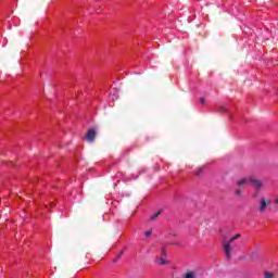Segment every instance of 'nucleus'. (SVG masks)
I'll list each match as a JSON object with an SVG mask.
<instances>
[{"instance_id": "nucleus-3", "label": "nucleus", "mask_w": 278, "mask_h": 278, "mask_svg": "<svg viewBox=\"0 0 278 278\" xmlns=\"http://www.w3.org/2000/svg\"><path fill=\"white\" fill-rule=\"evenodd\" d=\"M250 184L252 185L254 190H256V192H260V190H262V188H264V180H262V179L250 177Z\"/></svg>"}, {"instance_id": "nucleus-1", "label": "nucleus", "mask_w": 278, "mask_h": 278, "mask_svg": "<svg viewBox=\"0 0 278 278\" xmlns=\"http://www.w3.org/2000/svg\"><path fill=\"white\" fill-rule=\"evenodd\" d=\"M239 238H242V235L237 233V235L232 236L229 241H227V240L223 241L224 253H225L227 260H229L231 257V252L233 251V248L231 247V242L239 240Z\"/></svg>"}, {"instance_id": "nucleus-9", "label": "nucleus", "mask_w": 278, "mask_h": 278, "mask_svg": "<svg viewBox=\"0 0 278 278\" xmlns=\"http://www.w3.org/2000/svg\"><path fill=\"white\" fill-rule=\"evenodd\" d=\"M161 266H164L165 264H168V261L164 260V257H161L160 263Z\"/></svg>"}, {"instance_id": "nucleus-12", "label": "nucleus", "mask_w": 278, "mask_h": 278, "mask_svg": "<svg viewBox=\"0 0 278 278\" xmlns=\"http://www.w3.org/2000/svg\"><path fill=\"white\" fill-rule=\"evenodd\" d=\"M151 233H152L151 231H147L146 232V238H149V236H151Z\"/></svg>"}, {"instance_id": "nucleus-7", "label": "nucleus", "mask_w": 278, "mask_h": 278, "mask_svg": "<svg viewBox=\"0 0 278 278\" xmlns=\"http://www.w3.org/2000/svg\"><path fill=\"white\" fill-rule=\"evenodd\" d=\"M264 277H265V278H275V274H274V273H270V271H265V273H264Z\"/></svg>"}, {"instance_id": "nucleus-10", "label": "nucleus", "mask_w": 278, "mask_h": 278, "mask_svg": "<svg viewBox=\"0 0 278 278\" xmlns=\"http://www.w3.org/2000/svg\"><path fill=\"white\" fill-rule=\"evenodd\" d=\"M201 173H203V167H199L198 173L195 175L199 177V175H201Z\"/></svg>"}, {"instance_id": "nucleus-11", "label": "nucleus", "mask_w": 278, "mask_h": 278, "mask_svg": "<svg viewBox=\"0 0 278 278\" xmlns=\"http://www.w3.org/2000/svg\"><path fill=\"white\" fill-rule=\"evenodd\" d=\"M162 257H166V250L164 248H162Z\"/></svg>"}, {"instance_id": "nucleus-13", "label": "nucleus", "mask_w": 278, "mask_h": 278, "mask_svg": "<svg viewBox=\"0 0 278 278\" xmlns=\"http://www.w3.org/2000/svg\"><path fill=\"white\" fill-rule=\"evenodd\" d=\"M200 103H205V99L204 98H200Z\"/></svg>"}, {"instance_id": "nucleus-2", "label": "nucleus", "mask_w": 278, "mask_h": 278, "mask_svg": "<svg viewBox=\"0 0 278 278\" xmlns=\"http://www.w3.org/2000/svg\"><path fill=\"white\" fill-rule=\"evenodd\" d=\"M273 205V200L266 198V197H261L258 200V212L260 214H266V208L270 207Z\"/></svg>"}, {"instance_id": "nucleus-5", "label": "nucleus", "mask_w": 278, "mask_h": 278, "mask_svg": "<svg viewBox=\"0 0 278 278\" xmlns=\"http://www.w3.org/2000/svg\"><path fill=\"white\" fill-rule=\"evenodd\" d=\"M251 184V177H245L237 180V188H241V190H244L245 186H249Z\"/></svg>"}, {"instance_id": "nucleus-8", "label": "nucleus", "mask_w": 278, "mask_h": 278, "mask_svg": "<svg viewBox=\"0 0 278 278\" xmlns=\"http://www.w3.org/2000/svg\"><path fill=\"white\" fill-rule=\"evenodd\" d=\"M160 214H162V211H157L156 213H154V214L150 217V219H151V220H155V218H157V216H160Z\"/></svg>"}, {"instance_id": "nucleus-6", "label": "nucleus", "mask_w": 278, "mask_h": 278, "mask_svg": "<svg viewBox=\"0 0 278 278\" xmlns=\"http://www.w3.org/2000/svg\"><path fill=\"white\" fill-rule=\"evenodd\" d=\"M242 190H243L242 188L237 187L233 192L237 197L241 198L242 197Z\"/></svg>"}, {"instance_id": "nucleus-16", "label": "nucleus", "mask_w": 278, "mask_h": 278, "mask_svg": "<svg viewBox=\"0 0 278 278\" xmlns=\"http://www.w3.org/2000/svg\"><path fill=\"white\" fill-rule=\"evenodd\" d=\"M256 197H257V194H253V195H252V199H255Z\"/></svg>"}, {"instance_id": "nucleus-15", "label": "nucleus", "mask_w": 278, "mask_h": 278, "mask_svg": "<svg viewBox=\"0 0 278 278\" xmlns=\"http://www.w3.org/2000/svg\"><path fill=\"white\" fill-rule=\"evenodd\" d=\"M222 112H227V109H225V106L220 108Z\"/></svg>"}, {"instance_id": "nucleus-4", "label": "nucleus", "mask_w": 278, "mask_h": 278, "mask_svg": "<svg viewBox=\"0 0 278 278\" xmlns=\"http://www.w3.org/2000/svg\"><path fill=\"white\" fill-rule=\"evenodd\" d=\"M96 138H97V130H94V128H90V129L87 131V134H86V140H87V142L92 143V142H94Z\"/></svg>"}, {"instance_id": "nucleus-14", "label": "nucleus", "mask_w": 278, "mask_h": 278, "mask_svg": "<svg viewBox=\"0 0 278 278\" xmlns=\"http://www.w3.org/2000/svg\"><path fill=\"white\" fill-rule=\"evenodd\" d=\"M123 251L119 253V255H117V257H116V260H118L119 257H122L123 256Z\"/></svg>"}]
</instances>
